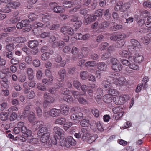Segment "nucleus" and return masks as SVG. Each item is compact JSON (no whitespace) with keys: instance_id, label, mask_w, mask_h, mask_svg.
<instances>
[{"instance_id":"58836bf2","label":"nucleus","mask_w":151,"mask_h":151,"mask_svg":"<svg viewBox=\"0 0 151 151\" xmlns=\"http://www.w3.org/2000/svg\"><path fill=\"white\" fill-rule=\"evenodd\" d=\"M26 41V39L24 37H15V41L18 43H23Z\"/></svg>"},{"instance_id":"20e7f679","label":"nucleus","mask_w":151,"mask_h":151,"mask_svg":"<svg viewBox=\"0 0 151 151\" xmlns=\"http://www.w3.org/2000/svg\"><path fill=\"white\" fill-rule=\"evenodd\" d=\"M129 99L128 95H123L118 96L115 98L114 102L116 104L122 105L125 101L128 100Z\"/></svg>"},{"instance_id":"49530a36","label":"nucleus","mask_w":151,"mask_h":151,"mask_svg":"<svg viewBox=\"0 0 151 151\" xmlns=\"http://www.w3.org/2000/svg\"><path fill=\"white\" fill-rule=\"evenodd\" d=\"M28 17L31 21H32L38 18V16L33 13H31L28 15Z\"/></svg>"},{"instance_id":"69168bd1","label":"nucleus","mask_w":151,"mask_h":151,"mask_svg":"<svg viewBox=\"0 0 151 151\" xmlns=\"http://www.w3.org/2000/svg\"><path fill=\"white\" fill-rule=\"evenodd\" d=\"M88 75L86 71H83L81 73V77L82 79L85 80L87 78Z\"/></svg>"},{"instance_id":"5fc2aeb1","label":"nucleus","mask_w":151,"mask_h":151,"mask_svg":"<svg viewBox=\"0 0 151 151\" xmlns=\"http://www.w3.org/2000/svg\"><path fill=\"white\" fill-rule=\"evenodd\" d=\"M91 112L96 117H98L99 115V111L96 108H93L92 109Z\"/></svg>"},{"instance_id":"393cba45","label":"nucleus","mask_w":151,"mask_h":151,"mask_svg":"<svg viewBox=\"0 0 151 151\" xmlns=\"http://www.w3.org/2000/svg\"><path fill=\"white\" fill-rule=\"evenodd\" d=\"M80 124L82 127H88L90 125V123L88 119H84L80 121Z\"/></svg>"},{"instance_id":"338daca9","label":"nucleus","mask_w":151,"mask_h":151,"mask_svg":"<svg viewBox=\"0 0 151 151\" xmlns=\"http://www.w3.org/2000/svg\"><path fill=\"white\" fill-rule=\"evenodd\" d=\"M149 13L147 11L145 10L141 12L140 16L143 18H145L149 15Z\"/></svg>"},{"instance_id":"72a5a7b5","label":"nucleus","mask_w":151,"mask_h":151,"mask_svg":"<svg viewBox=\"0 0 151 151\" xmlns=\"http://www.w3.org/2000/svg\"><path fill=\"white\" fill-rule=\"evenodd\" d=\"M125 43L124 40L120 39L117 41L116 44V47L118 48H121L124 45Z\"/></svg>"},{"instance_id":"2eb2a0df","label":"nucleus","mask_w":151,"mask_h":151,"mask_svg":"<svg viewBox=\"0 0 151 151\" xmlns=\"http://www.w3.org/2000/svg\"><path fill=\"white\" fill-rule=\"evenodd\" d=\"M40 41L36 40L29 41L28 43V46L31 48L33 49L36 47L39 44Z\"/></svg>"},{"instance_id":"f704fd0d","label":"nucleus","mask_w":151,"mask_h":151,"mask_svg":"<svg viewBox=\"0 0 151 151\" xmlns=\"http://www.w3.org/2000/svg\"><path fill=\"white\" fill-rule=\"evenodd\" d=\"M129 67L130 69L134 70H138L139 69V65L137 64L133 63H130Z\"/></svg>"},{"instance_id":"3c124183","label":"nucleus","mask_w":151,"mask_h":151,"mask_svg":"<svg viewBox=\"0 0 151 151\" xmlns=\"http://www.w3.org/2000/svg\"><path fill=\"white\" fill-rule=\"evenodd\" d=\"M103 10L99 9L95 11V16H96L98 17H101L103 15Z\"/></svg>"},{"instance_id":"0eeeda50","label":"nucleus","mask_w":151,"mask_h":151,"mask_svg":"<svg viewBox=\"0 0 151 151\" xmlns=\"http://www.w3.org/2000/svg\"><path fill=\"white\" fill-rule=\"evenodd\" d=\"M102 85L103 90L107 91L109 89L112 88V85L111 82L108 80H104L102 81Z\"/></svg>"},{"instance_id":"e2e57ef3","label":"nucleus","mask_w":151,"mask_h":151,"mask_svg":"<svg viewBox=\"0 0 151 151\" xmlns=\"http://www.w3.org/2000/svg\"><path fill=\"white\" fill-rule=\"evenodd\" d=\"M37 1L38 0H28V2L30 5L29 6H27V8L28 9H30L33 6L32 5L35 4Z\"/></svg>"},{"instance_id":"6ab92c4d","label":"nucleus","mask_w":151,"mask_h":151,"mask_svg":"<svg viewBox=\"0 0 151 151\" xmlns=\"http://www.w3.org/2000/svg\"><path fill=\"white\" fill-rule=\"evenodd\" d=\"M66 73V71L64 68L61 69L58 72L59 78L58 81H63L64 79V76Z\"/></svg>"},{"instance_id":"5701e85b","label":"nucleus","mask_w":151,"mask_h":151,"mask_svg":"<svg viewBox=\"0 0 151 151\" xmlns=\"http://www.w3.org/2000/svg\"><path fill=\"white\" fill-rule=\"evenodd\" d=\"M27 73L29 80H32L34 78V71L31 68H28L27 70Z\"/></svg>"},{"instance_id":"a878e982","label":"nucleus","mask_w":151,"mask_h":151,"mask_svg":"<svg viewBox=\"0 0 151 151\" xmlns=\"http://www.w3.org/2000/svg\"><path fill=\"white\" fill-rule=\"evenodd\" d=\"M130 42L133 46L138 48H141L140 43L137 40L134 39H132L130 40Z\"/></svg>"},{"instance_id":"f03ea898","label":"nucleus","mask_w":151,"mask_h":151,"mask_svg":"<svg viewBox=\"0 0 151 151\" xmlns=\"http://www.w3.org/2000/svg\"><path fill=\"white\" fill-rule=\"evenodd\" d=\"M114 83L117 86H127L129 82V81H127L124 77H119L117 78H114L113 79Z\"/></svg>"},{"instance_id":"6e6d98bb","label":"nucleus","mask_w":151,"mask_h":151,"mask_svg":"<svg viewBox=\"0 0 151 151\" xmlns=\"http://www.w3.org/2000/svg\"><path fill=\"white\" fill-rule=\"evenodd\" d=\"M143 43L144 44H148L151 41L150 39L148 38L147 35L144 37L142 38Z\"/></svg>"},{"instance_id":"052dcab7","label":"nucleus","mask_w":151,"mask_h":151,"mask_svg":"<svg viewBox=\"0 0 151 151\" xmlns=\"http://www.w3.org/2000/svg\"><path fill=\"white\" fill-rule=\"evenodd\" d=\"M19 63L18 58L15 57L12 58L10 61V63L12 64L16 65Z\"/></svg>"},{"instance_id":"4d7b16f0","label":"nucleus","mask_w":151,"mask_h":151,"mask_svg":"<svg viewBox=\"0 0 151 151\" xmlns=\"http://www.w3.org/2000/svg\"><path fill=\"white\" fill-rule=\"evenodd\" d=\"M33 65L35 67H39L41 65V63L38 59L34 60L32 61Z\"/></svg>"},{"instance_id":"4468645a","label":"nucleus","mask_w":151,"mask_h":151,"mask_svg":"<svg viewBox=\"0 0 151 151\" xmlns=\"http://www.w3.org/2000/svg\"><path fill=\"white\" fill-rule=\"evenodd\" d=\"M53 53L52 50H51L49 52H46L42 54L41 56V59L44 61L47 60L50 58V56Z\"/></svg>"},{"instance_id":"39448f33","label":"nucleus","mask_w":151,"mask_h":151,"mask_svg":"<svg viewBox=\"0 0 151 151\" xmlns=\"http://www.w3.org/2000/svg\"><path fill=\"white\" fill-rule=\"evenodd\" d=\"M50 132L45 133L41 135V141L43 143H46L47 144L50 145L51 143L49 140Z\"/></svg>"},{"instance_id":"603ef678","label":"nucleus","mask_w":151,"mask_h":151,"mask_svg":"<svg viewBox=\"0 0 151 151\" xmlns=\"http://www.w3.org/2000/svg\"><path fill=\"white\" fill-rule=\"evenodd\" d=\"M71 110L76 113H79L82 110L81 108L79 106L73 107L71 109Z\"/></svg>"},{"instance_id":"a19ab883","label":"nucleus","mask_w":151,"mask_h":151,"mask_svg":"<svg viewBox=\"0 0 151 151\" xmlns=\"http://www.w3.org/2000/svg\"><path fill=\"white\" fill-rule=\"evenodd\" d=\"M79 103L83 105H86L88 104V101L85 98L82 97H79L78 99Z\"/></svg>"},{"instance_id":"bf43d9fd","label":"nucleus","mask_w":151,"mask_h":151,"mask_svg":"<svg viewBox=\"0 0 151 151\" xmlns=\"http://www.w3.org/2000/svg\"><path fill=\"white\" fill-rule=\"evenodd\" d=\"M20 20V17L19 16L14 17L13 18H11L10 19L11 21L13 24L16 23Z\"/></svg>"},{"instance_id":"7ed1b4c3","label":"nucleus","mask_w":151,"mask_h":151,"mask_svg":"<svg viewBox=\"0 0 151 151\" xmlns=\"http://www.w3.org/2000/svg\"><path fill=\"white\" fill-rule=\"evenodd\" d=\"M43 97L44 102L43 104L44 107H47L48 104L50 103H53L55 100L54 98L51 96L50 94L47 92L45 93Z\"/></svg>"},{"instance_id":"423d86ee","label":"nucleus","mask_w":151,"mask_h":151,"mask_svg":"<svg viewBox=\"0 0 151 151\" xmlns=\"http://www.w3.org/2000/svg\"><path fill=\"white\" fill-rule=\"evenodd\" d=\"M49 114L50 116L53 117H57L60 115L61 111L60 109L53 108L47 113Z\"/></svg>"},{"instance_id":"9b49d317","label":"nucleus","mask_w":151,"mask_h":151,"mask_svg":"<svg viewBox=\"0 0 151 151\" xmlns=\"http://www.w3.org/2000/svg\"><path fill=\"white\" fill-rule=\"evenodd\" d=\"M119 54L121 57L127 58L129 60L131 57V53L128 50H123L120 52Z\"/></svg>"},{"instance_id":"7c9ffc66","label":"nucleus","mask_w":151,"mask_h":151,"mask_svg":"<svg viewBox=\"0 0 151 151\" xmlns=\"http://www.w3.org/2000/svg\"><path fill=\"white\" fill-rule=\"evenodd\" d=\"M47 132H50L48 131V128L46 127H43L40 128L37 133V135L39 136H40L43 134Z\"/></svg>"},{"instance_id":"aec40b11","label":"nucleus","mask_w":151,"mask_h":151,"mask_svg":"<svg viewBox=\"0 0 151 151\" xmlns=\"http://www.w3.org/2000/svg\"><path fill=\"white\" fill-rule=\"evenodd\" d=\"M97 137L96 135L91 136L89 134L88 136H87L86 139L85 141H86L88 143L91 144L94 141Z\"/></svg>"},{"instance_id":"0e129e2a","label":"nucleus","mask_w":151,"mask_h":151,"mask_svg":"<svg viewBox=\"0 0 151 151\" xmlns=\"http://www.w3.org/2000/svg\"><path fill=\"white\" fill-rule=\"evenodd\" d=\"M73 84L75 88L78 89L81 86L80 83L77 80L74 81L73 82Z\"/></svg>"},{"instance_id":"774afa93","label":"nucleus","mask_w":151,"mask_h":151,"mask_svg":"<svg viewBox=\"0 0 151 151\" xmlns=\"http://www.w3.org/2000/svg\"><path fill=\"white\" fill-rule=\"evenodd\" d=\"M145 25L147 27H151V16L147 18Z\"/></svg>"},{"instance_id":"bb28decb","label":"nucleus","mask_w":151,"mask_h":151,"mask_svg":"<svg viewBox=\"0 0 151 151\" xmlns=\"http://www.w3.org/2000/svg\"><path fill=\"white\" fill-rule=\"evenodd\" d=\"M107 93L111 96H116L119 94V92L116 89L111 88L107 91Z\"/></svg>"},{"instance_id":"412c9836","label":"nucleus","mask_w":151,"mask_h":151,"mask_svg":"<svg viewBox=\"0 0 151 151\" xmlns=\"http://www.w3.org/2000/svg\"><path fill=\"white\" fill-rule=\"evenodd\" d=\"M48 79L46 78H43L42 80V82L44 84L47 85H51L52 84L54 78L53 76H51L50 77H49Z\"/></svg>"},{"instance_id":"c03bdc74","label":"nucleus","mask_w":151,"mask_h":151,"mask_svg":"<svg viewBox=\"0 0 151 151\" xmlns=\"http://www.w3.org/2000/svg\"><path fill=\"white\" fill-rule=\"evenodd\" d=\"M32 57L30 55H28L25 58V61L26 63L31 65L32 61Z\"/></svg>"},{"instance_id":"473e14b6","label":"nucleus","mask_w":151,"mask_h":151,"mask_svg":"<svg viewBox=\"0 0 151 151\" xmlns=\"http://www.w3.org/2000/svg\"><path fill=\"white\" fill-rule=\"evenodd\" d=\"M53 130L56 134L60 136L62 135L63 131L58 126H55L54 127Z\"/></svg>"},{"instance_id":"e433bc0d","label":"nucleus","mask_w":151,"mask_h":151,"mask_svg":"<svg viewBox=\"0 0 151 151\" xmlns=\"http://www.w3.org/2000/svg\"><path fill=\"white\" fill-rule=\"evenodd\" d=\"M63 99L65 101L70 103L73 102V97L70 95L64 96L63 97Z\"/></svg>"},{"instance_id":"c85d7f7f","label":"nucleus","mask_w":151,"mask_h":151,"mask_svg":"<svg viewBox=\"0 0 151 151\" xmlns=\"http://www.w3.org/2000/svg\"><path fill=\"white\" fill-rule=\"evenodd\" d=\"M81 132L83 133L82 137L81 139L83 141H85L86 139L87 136L89 135V134L87 131V129L86 128H83L81 129Z\"/></svg>"},{"instance_id":"8fccbe9b","label":"nucleus","mask_w":151,"mask_h":151,"mask_svg":"<svg viewBox=\"0 0 151 151\" xmlns=\"http://www.w3.org/2000/svg\"><path fill=\"white\" fill-rule=\"evenodd\" d=\"M72 123L71 122H66L63 125V129L65 130H66L72 125Z\"/></svg>"},{"instance_id":"09e8293b","label":"nucleus","mask_w":151,"mask_h":151,"mask_svg":"<svg viewBox=\"0 0 151 151\" xmlns=\"http://www.w3.org/2000/svg\"><path fill=\"white\" fill-rule=\"evenodd\" d=\"M96 65V63L94 61H89L87 62L85 64V66L86 67L88 66L94 67Z\"/></svg>"},{"instance_id":"f8f14e48","label":"nucleus","mask_w":151,"mask_h":151,"mask_svg":"<svg viewBox=\"0 0 151 151\" xmlns=\"http://www.w3.org/2000/svg\"><path fill=\"white\" fill-rule=\"evenodd\" d=\"M85 19V24L86 25H87L89 22H93L96 20V18L95 16L93 14H92L87 15Z\"/></svg>"},{"instance_id":"9d476101","label":"nucleus","mask_w":151,"mask_h":151,"mask_svg":"<svg viewBox=\"0 0 151 151\" xmlns=\"http://www.w3.org/2000/svg\"><path fill=\"white\" fill-rule=\"evenodd\" d=\"M144 59L143 56L138 53H135L133 56V61L136 63H140L142 62Z\"/></svg>"},{"instance_id":"dca6fc26","label":"nucleus","mask_w":151,"mask_h":151,"mask_svg":"<svg viewBox=\"0 0 151 151\" xmlns=\"http://www.w3.org/2000/svg\"><path fill=\"white\" fill-rule=\"evenodd\" d=\"M20 3L17 2H10L7 5L8 8H12L13 9H16L19 7L20 6Z\"/></svg>"},{"instance_id":"79ce46f5","label":"nucleus","mask_w":151,"mask_h":151,"mask_svg":"<svg viewBox=\"0 0 151 151\" xmlns=\"http://www.w3.org/2000/svg\"><path fill=\"white\" fill-rule=\"evenodd\" d=\"M35 114L32 112H30L28 117L29 121L31 122H33L35 119Z\"/></svg>"},{"instance_id":"4be33fe9","label":"nucleus","mask_w":151,"mask_h":151,"mask_svg":"<svg viewBox=\"0 0 151 151\" xmlns=\"http://www.w3.org/2000/svg\"><path fill=\"white\" fill-rule=\"evenodd\" d=\"M112 69L115 71H119L122 69L123 66L120 63H117L115 64L114 65H112Z\"/></svg>"},{"instance_id":"c9c22d12","label":"nucleus","mask_w":151,"mask_h":151,"mask_svg":"<svg viewBox=\"0 0 151 151\" xmlns=\"http://www.w3.org/2000/svg\"><path fill=\"white\" fill-rule=\"evenodd\" d=\"M45 85H42L41 83H38L36 85L37 88L39 90L45 91L47 89Z\"/></svg>"},{"instance_id":"f3484780","label":"nucleus","mask_w":151,"mask_h":151,"mask_svg":"<svg viewBox=\"0 0 151 151\" xmlns=\"http://www.w3.org/2000/svg\"><path fill=\"white\" fill-rule=\"evenodd\" d=\"M97 65V68L101 71H105L107 68V65L104 62H99Z\"/></svg>"},{"instance_id":"6e6552de","label":"nucleus","mask_w":151,"mask_h":151,"mask_svg":"<svg viewBox=\"0 0 151 151\" xmlns=\"http://www.w3.org/2000/svg\"><path fill=\"white\" fill-rule=\"evenodd\" d=\"M60 110L61 111V113L63 115H67L69 112V108L67 105L64 104H61L60 106Z\"/></svg>"},{"instance_id":"864d4df0","label":"nucleus","mask_w":151,"mask_h":151,"mask_svg":"<svg viewBox=\"0 0 151 151\" xmlns=\"http://www.w3.org/2000/svg\"><path fill=\"white\" fill-rule=\"evenodd\" d=\"M23 86L24 88V94H26L27 93L28 91L30 89V88L28 87V84L27 82L24 83L23 85Z\"/></svg>"},{"instance_id":"f257e3e1","label":"nucleus","mask_w":151,"mask_h":151,"mask_svg":"<svg viewBox=\"0 0 151 151\" xmlns=\"http://www.w3.org/2000/svg\"><path fill=\"white\" fill-rule=\"evenodd\" d=\"M130 6L131 5L129 3H125L123 4L122 2H120L117 3L115 6V10L116 11L120 10L121 12H124L127 11Z\"/></svg>"},{"instance_id":"b1692460","label":"nucleus","mask_w":151,"mask_h":151,"mask_svg":"<svg viewBox=\"0 0 151 151\" xmlns=\"http://www.w3.org/2000/svg\"><path fill=\"white\" fill-rule=\"evenodd\" d=\"M113 98L112 96L108 94H105L103 96V101L106 103H110L112 102Z\"/></svg>"},{"instance_id":"a211bd4d","label":"nucleus","mask_w":151,"mask_h":151,"mask_svg":"<svg viewBox=\"0 0 151 151\" xmlns=\"http://www.w3.org/2000/svg\"><path fill=\"white\" fill-rule=\"evenodd\" d=\"M52 10L54 12L57 13H62L65 11L64 8L63 6H54Z\"/></svg>"},{"instance_id":"680f3d73","label":"nucleus","mask_w":151,"mask_h":151,"mask_svg":"<svg viewBox=\"0 0 151 151\" xmlns=\"http://www.w3.org/2000/svg\"><path fill=\"white\" fill-rule=\"evenodd\" d=\"M111 55V53L109 52L104 53L101 56L102 59L103 60H106L109 58L110 56Z\"/></svg>"},{"instance_id":"1a4fd4ad","label":"nucleus","mask_w":151,"mask_h":151,"mask_svg":"<svg viewBox=\"0 0 151 151\" xmlns=\"http://www.w3.org/2000/svg\"><path fill=\"white\" fill-rule=\"evenodd\" d=\"M76 144V141L71 136L69 137L66 139L65 146L67 147H70L72 145H75Z\"/></svg>"},{"instance_id":"37998d69","label":"nucleus","mask_w":151,"mask_h":151,"mask_svg":"<svg viewBox=\"0 0 151 151\" xmlns=\"http://www.w3.org/2000/svg\"><path fill=\"white\" fill-rule=\"evenodd\" d=\"M26 94V96L27 98L29 99H32L35 96V92L32 90H31L29 91H28V92Z\"/></svg>"},{"instance_id":"a18cd8bd","label":"nucleus","mask_w":151,"mask_h":151,"mask_svg":"<svg viewBox=\"0 0 151 151\" xmlns=\"http://www.w3.org/2000/svg\"><path fill=\"white\" fill-rule=\"evenodd\" d=\"M124 109L122 106H118L113 109V111L114 114L119 113Z\"/></svg>"},{"instance_id":"ea45409f","label":"nucleus","mask_w":151,"mask_h":151,"mask_svg":"<svg viewBox=\"0 0 151 151\" xmlns=\"http://www.w3.org/2000/svg\"><path fill=\"white\" fill-rule=\"evenodd\" d=\"M73 3L70 1H66L63 2V5L65 8H70L72 7L73 5Z\"/></svg>"},{"instance_id":"c756f323","label":"nucleus","mask_w":151,"mask_h":151,"mask_svg":"<svg viewBox=\"0 0 151 151\" xmlns=\"http://www.w3.org/2000/svg\"><path fill=\"white\" fill-rule=\"evenodd\" d=\"M66 121V119L64 117H61L57 118L55 121V123L57 124L62 125Z\"/></svg>"},{"instance_id":"ddd939ff","label":"nucleus","mask_w":151,"mask_h":151,"mask_svg":"<svg viewBox=\"0 0 151 151\" xmlns=\"http://www.w3.org/2000/svg\"><path fill=\"white\" fill-rule=\"evenodd\" d=\"M21 131L24 134L25 137H27L31 135L32 131L29 129H27L26 127L25 126H22L20 128Z\"/></svg>"},{"instance_id":"cd10ccee","label":"nucleus","mask_w":151,"mask_h":151,"mask_svg":"<svg viewBox=\"0 0 151 151\" xmlns=\"http://www.w3.org/2000/svg\"><path fill=\"white\" fill-rule=\"evenodd\" d=\"M110 25L109 22L108 21H105L100 23L99 25V27L101 29H104L107 28Z\"/></svg>"},{"instance_id":"4c0bfd02","label":"nucleus","mask_w":151,"mask_h":151,"mask_svg":"<svg viewBox=\"0 0 151 151\" xmlns=\"http://www.w3.org/2000/svg\"><path fill=\"white\" fill-rule=\"evenodd\" d=\"M34 124L37 126L36 130L41 128L44 125V123L42 121H37L34 122Z\"/></svg>"},{"instance_id":"de8ad7c7","label":"nucleus","mask_w":151,"mask_h":151,"mask_svg":"<svg viewBox=\"0 0 151 151\" xmlns=\"http://www.w3.org/2000/svg\"><path fill=\"white\" fill-rule=\"evenodd\" d=\"M14 45L13 43L7 45L6 46V49L8 51L12 52L14 49Z\"/></svg>"},{"instance_id":"13d9d810","label":"nucleus","mask_w":151,"mask_h":151,"mask_svg":"<svg viewBox=\"0 0 151 151\" xmlns=\"http://www.w3.org/2000/svg\"><path fill=\"white\" fill-rule=\"evenodd\" d=\"M32 26L35 28H38L42 27L43 24L39 22H35L32 23Z\"/></svg>"},{"instance_id":"2f4dec72","label":"nucleus","mask_w":151,"mask_h":151,"mask_svg":"<svg viewBox=\"0 0 151 151\" xmlns=\"http://www.w3.org/2000/svg\"><path fill=\"white\" fill-rule=\"evenodd\" d=\"M0 118L2 121H6L8 119L9 115L7 112H1L0 114Z\"/></svg>"}]
</instances>
